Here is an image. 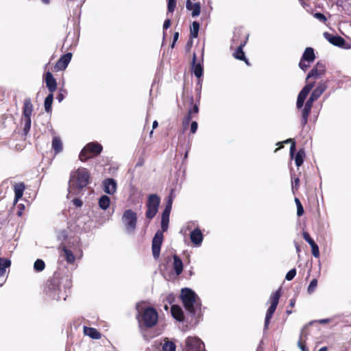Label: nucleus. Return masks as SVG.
I'll return each instance as SVG.
<instances>
[{
	"instance_id": "obj_50",
	"label": "nucleus",
	"mask_w": 351,
	"mask_h": 351,
	"mask_svg": "<svg viewBox=\"0 0 351 351\" xmlns=\"http://www.w3.org/2000/svg\"><path fill=\"white\" fill-rule=\"evenodd\" d=\"M298 346L301 349L302 351H308V349L302 343V339H299L298 341Z\"/></svg>"
},
{
	"instance_id": "obj_27",
	"label": "nucleus",
	"mask_w": 351,
	"mask_h": 351,
	"mask_svg": "<svg viewBox=\"0 0 351 351\" xmlns=\"http://www.w3.org/2000/svg\"><path fill=\"white\" fill-rule=\"evenodd\" d=\"M171 314L172 316L178 321H182L183 319L182 310L176 305H173L171 306Z\"/></svg>"
},
{
	"instance_id": "obj_2",
	"label": "nucleus",
	"mask_w": 351,
	"mask_h": 351,
	"mask_svg": "<svg viewBox=\"0 0 351 351\" xmlns=\"http://www.w3.org/2000/svg\"><path fill=\"white\" fill-rule=\"evenodd\" d=\"M180 297L185 309L189 313L195 315L201 311V303L196 293L191 289H182Z\"/></svg>"
},
{
	"instance_id": "obj_1",
	"label": "nucleus",
	"mask_w": 351,
	"mask_h": 351,
	"mask_svg": "<svg viewBox=\"0 0 351 351\" xmlns=\"http://www.w3.org/2000/svg\"><path fill=\"white\" fill-rule=\"evenodd\" d=\"M89 180V173L84 168L78 169L71 173L69 182V195H77Z\"/></svg>"
},
{
	"instance_id": "obj_14",
	"label": "nucleus",
	"mask_w": 351,
	"mask_h": 351,
	"mask_svg": "<svg viewBox=\"0 0 351 351\" xmlns=\"http://www.w3.org/2000/svg\"><path fill=\"white\" fill-rule=\"evenodd\" d=\"M105 193L113 195L117 191V184L114 179L107 178L103 182Z\"/></svg>"
},
{
	"instance_id": "obj_51",
	"label": "nucleus",
	"mask_w": 351,
	"mask_h": 351,
	"mask_svg": "<svg viewBox=\"0 0 351 351\" xmlns=\"http://www.w3.org/2000/svg\"><path fill=\"white\" fill-rule=\"evenodd\" d=\"M197 130V123L196 121H193L191 125V132L193 134H195Z\"/></svg>"
},
{
	"instance_id": "obj_21",
	"label": "nucleus",
	"mask_w": 351,
	"mask_h": 351,
	"mask_svg": "<svg viewBox=\"0 0 351 351\" xmlns=\"http://www.w3.org/2000/svg\"><path fill=\"white\" fill-rule=\"evenodd\" d=\"M245 42H243L239 45V46L237 47V50L233 53L234 57L236 59L243 60L247 65H250L248 60L245 56V53L243 51V47L245 45Z\"/></svg>"
},
{
	"instance_id": "obj_22",
	"label": "nucleus",
	"mask_w": 351,
	"mask_h": 351,
	"mask_svg": "<svg viewBox=\"0 0 351 351\" xmlns=\"http://www.w3.org/2000/svg\"><path fill=\"white\" fill-rule=\"evenodd\" d=\"M315 58V56L313 49L311 47H306L302 54L301 59L306 61L308 63H311L314 61Z\"/></svg>"
},
{
	"instance_id": "obj_47",
	"label": "nucleus",
	"mask_w": 351,
	"mask_h": 351,
	"mask_svg": "<svg viewBox=\"0 0 351 351\" xmlns=\"http://www.w3.org/2000/svg\"><path fill=\"white\" fill-rule=\"evenodd\" d=\"M306 99L298 96L296 106L297 108L300 109L304 106V103Z\"/></svg>"
},
{
	"instance_id": "obj_64",
	"label": "nucleus",
	"mask_w": 351,
	"mask_h": 351,
	"mask_svg": "<svg viewBox=\"0 0 351 351\" xmlns=\"http://www.w3.org/2000/svg\"><path fill=\"white\" fill-rule=\"evenodd\" d=\"M326 350H327L326 347H322L318 351H326Z\"/></svg>"
},
{
	"instance_id": "obj_40",
	"label": "nucleus",
	"mask_w": 351,
	"mask_h": 351,
	"mask_svg": "<svg viewBox=\"0 0 351 351\" xmlns=\"http://www.w3.org/2000/svg\"><path fill=\"white\" fill-rule=\"evenodd\" d=\"M176 6V0H168L167 10L169 12H173Z\"/></svg>"
},
{
	"instance_id": "obj_55",
	"label": "nucleus",
	"mask_w": 351,
	"mask_h": 351,
	"mask_svg": "<svg viewBox=\"0 0 351 351\" xmlns=\"http://www.w3.org/2000/svg\"><path fill=\"white\" fill-rule=\"evenodd\" d=\"M172 204H173V199H172V197H169L168 201L167 202V204H166V206L165 207L166 208H169L170 209H171L172 208Z\"/></svg>"
},
{
	"instance_id": "obj_5",
	"label": "nucleus",
	"mask_w": 351,
	"mask_h": 351,
	"mask_svg": "<svg viewBox=\"0 0 351 351\" xmlns=\"http://www.w3.org/2000/svg\"><path fill=\"white\" fill-rule=\"evenodd\" d=\"M158 319L157 311L152 307H148L142 311L139 322L147 328H151L156 324Z\"/></svg>"
},
{
	"instance_id": "obj_9",
	"label": "nucleus",
	"mask_w": 351,
	"mask_h": 351,
	"mask_svg": "<svg viewBox=\"0 0 351 351\" xmlns=\"http://www.w3.org/2000/svg\"><path fill=\"white\" fill-rule=\"evenodd\" d=\"M33 111V105L30 99H26L24 101L23 110V121L24 122L23 132L27 134L32 125L31 116Z\"/></svg>"
},
{
	"instance_id": "obj_29",
	"label": "nucleus",
	"mask_w": 351,
	"mask_h": 351,
	"mask_svg": "<svg viewBox=\"0 0 351 351\" xmlns=\"http://www.w3.org/2000/svg\"><path fill=\"white\" fill-rule=\"evenodd\" d=\"M315 84V82H311L305 85L301 91L299 93L298 96L306 99L310 91L312 90Z\"/></svg>"
},
{
	"instance_id": "obj_8",
	"label": "nucleus",
	"mask_w": 351,
	"mask_h": 351,
	"mask_svg": "<svg viewBox=\"0 0 351 351\" xmlns=\"http://www.w3.org/2000/svg\"><path fill=\"white\" fill-rule=\"evenodd\" d=\"M160 203V199L156 194H151L148 197L146 204L147 211L145 216L147 219H152L156 215Z\"/></svg>"
},
{
	"instance_id": "obj_23",
	"label": "nucleus",
	"mask_w": 351,
	"mask_h": 351,
	"mask_svg": "<svg viewBox=\"0 0 351 351\" xmlns=\"http://www.w3.org/2000/svg\"><path fill=\"white\" fill-rule=\"evenodd\" d=\"M84 333L85 335L88 336L94 339H99L101 338L100 332L93 328L84 326Z\"/></svg>"
},
{
	"instance_id": "obj_60",
	"label": "nucleus",
	"mask_w": 351,
	"mask_h": 351,
	"mask_svg": "<svg viewBox=\"0 0 351 351\" xmlns=\"http://www.w3.org/2000/svg\"><path fill=\"white\" fill-rule=\"evenodd\" d=\"M190 110H192V113H197L198 112V107L197 105H195L192 109Z\"/></svg>"
},
{
	"instance_id": "obj_26",
	"label": "nucleus",
	"mask_w": 351,
	"mask_h": 351,
	"mask_svg": "<svg viewBox=\"0 0 351 351\" xmlns=\"http://www.w3.org/2000/svg\"><path fill=\"white\" fill-rule=\"evenodd\" d=\"M195 59H196V56H195V54H193V73H194V75L197 77L199 78L200 77L202 76V74H203V67L200 63H197V64L195 63Z\"/></svg>"
},
{
	"instance_id": "obj_57",
	"label": "nucleus",
	"mask_w": 351,
	"mask_h": 351,
	"mask_svg": "<svg viewBox=\"0 0 351 351\" xmlns=\"http://www.w3.org/2000/svg\"><path fill=\"white\" fill-rule=\"evenodd\" d=\"M64 98V94L61 92V90H60L58 96H57V99L58 100L59 102H61Z\"/></svg>"
},
{
	"instance_id": "obj_18",
	"label": "nucleus",
	"mask_w": 351,
	"mask_h": 351,
	"mask_svg": "<svg viewBox=\"0 0 351 351\" xmlns=\"http://www.w3.org/2000/svg\"><path fill=\"white\" fill-rule=\"evenodd\" d=\"M186 8L192 11L191 15L193 17H196L200 14L201 5L199 2L193 3L191 0H186Z\"/></svg>"
},
{
	"instance_id": "obj_63",
	"label": "nucleus",
	"mask_w": 351,
	"mask_h": 351,
	"mask_svg": "<svg viewBox=\"0 0 351 351\" xmlns=\"http://www.w3.org/2000/svg\"><path fill=\"white\" fill-rule=\"evenodd\" d=\"M289 305H290L291 306H294V305H295V300H291L290 301V304H289Z\"/></svg>"
},
{
	"instance_id": "obj_38",
	"label": "nucleus",
	"mask_w": 351,
	"mask_h": 351,
	"mask_svg": "<svg viewBox=\"0 0 351 351\" xmlns=\"http://www.w3.org/2000/svg\"><path fill=\"white\" fill-rule=\"evenodd\" d=\"M295 204H296V206H297V215L300 217L303 215L304 213V208H303V206L300 202V201L299 200L298 198H295Z\"/></svg>"
},
{
	"instance_id": "obj_3",
	"label": "nucleus",
	"mask_w": 351,
	"mask_h": 351,
	"mask_svg": "<svg viewBox=\"0 0 351 351\" xmlns=\"http://www.w3.org/2000/svg\"><path fill=\"white\" fill-rule=\"evenodd\" d=\"M169 219L161 218V230H158L152 239V250L155 259L160 256V247L163 241V232L168 229Z\"/></svg>"
},
{
	"instance_id": "obj_4",
	"label": "nucleus",
	"mask_w": 351,
	"mask_h": 351,
	"mask_svg": "<svg viewBox=\"0 0 351 351\" xmlns=\"http://www.w3.org/2000/svg\"><path fill=\"white\" fill-rule=\"evenodd\" d=\"M121 221L125 227L126 234H133L136 230L137 223V215L131 209L125 210L123 214Z\"/></svg>"
},
{
	"instance_id": "obj_45",
	"label": "nucleus",
	"mask_w": 351,
	"mask_h": 351,
	"mask_svg": "<svg viewBox=\"0 0 351 351\" xmlns=\"http://www.w3.org/2000/svg\"><path fill=\"white\" fill-rule=\"evenodd\" d=\"M306 61L305 60H303L302 59L300 60V62H299V66L300 68L303 70L304 71H305L308 67H309V64L310 63H306Z\"/></svg>"
},
{
	"instance_id": "obj_15",
	"label": "nucleus",
	"mask_w": 351,
	"mask_h": 351,
	"mask_svg": "<svg viewBox=\"0 0 351 351\" xmlns=\"http://www.w3.org/2000/svg\"><path fill=\"white\" fill-rule=\"evenodd\" d=\"M325 38L332 45L337 47H343L345 44V40L337 35H333L328 32L324 34Z\"/></svg>"
},
{
	"instance_id": "obj_11",
	"label": "nucleus",
	"mask_w": 351,
	"mask_h": 351,
	"mask_svg": "<svg viewBox=\"0 0 351 351\" xmlns=\"http://www.w3.org/2000/svg\"><path fill=\"white\" fill-rule=\"evenodd\" d=\"M47 293L53 300H60L61 298L66 300V295L61 293L59 285L54 282L49 284Z\"/></svg>"
},
{
	"instance_id": "obj_6",
	"label": "nucleus",
	"mask_w": 351,
	"mask_h": 351,
	"mask_svg": "<svg viewBox=\"0 0 351 351\" xmlns=\"http://www.w3.org/2000/svg\"><path fill=\"white\" fill-rule=\"evenodd\" d=\"M102 146L97 142L88 143L81 151L79 158L81 161H86L87 159L99 154L102 151Z\"/></svg>"
},
{
	"instance_id": "obj_30",
	"label": "nucleus",
	"mask_w": 351,
	"mask_h": 351,
	"mask_svg": "<svg viewBox=\"0 0 351 351\" xmlns=\"http://www.w3.org/2000/svg\"><path fill=\"white\" fill-rule=\"evenodd\" d=\"M99 206L102 210H106L110 203V199L108 195H104L99 199Z\"/></svg>"
},
{
	"instance_id": "obj_33",
	"label": "nucleus",
	"mask_w": 351,
	"mask_h": 351,
	"mask_svg": "<svg viewBox=\"0 0 351 351\" xmlns=\"http://www.w3.org/2000/svg\"><path fill=\"white\" fill-rule=\"evenodd\" d=\"M52 148L54 152L57 154L62 151V143L60 138L54 137L52 141Z\"/></svg>"
},
{
	"instance_id": "obj_39",
	"label": "nucleus",
	"mask_w": 351,
	"mask_h": 351,
	"mask_svg": "<svg viewBox=\"0 0 351 351\" xmlns=\"http://www.w3.org/2000/svg\"><path fill=\"white\" fill-rule=\"evenodd\" d=\"M317 279L314 278L311 281V282L308 287V292L309 293H311L312 292H313L314 290L315 289V288L317 287Z\"/></svg>"
},
{
	"instance_id": "obj_61",
	"label": "nucleus",
	"mask_w": 351,
	"mask_h": 351,
	"mask_svg": "<svg viewBox=\"0 0 351 351\" xmlns=\"http://www.w3.org/2000/svg\"><path fill=\"white\" fill-rule=\"evenodd\" d=\"M158 121H154L153 122V124H152L153 129L156 128L158 127Z\"/></svg>"
},
{
	"instance_id": "obj_20",
	"label": "nucleus",
	"mask_w": 351,
	"mask_h": 351,
	"mask_svg": "<svg viewBox=\"0 0 351 351\" xmlns=\"http://www.w3.org/2000/svg\"><path fill=\"white\" fill-rule=\"evenodd\" d=\"M312 106V104L306 101L305 105L302 110L301 124L302 126H304L307 123L308 118L311 111Z\"/></svg>"
},
{
	"instance_id": "obj_34",
	"label": "nucleus",
	"mask_w": 351,
	"mask_h": 351,
	"mask_svg": "<svg viewBox=\"0 0 351 351\" xmlns=\"http://www.w3.org/2000/svg\"><path fill=\"white\" fill-rule=\"evenodd\" d=\"M305 156V152L304 149H300L295 156V162L297 167H300L304 162V157Z\"/></svg>"
},
{
	"instance_id": "obj_43",
	"label": "nucleus",
	"mask_w": 351,
	"mask_h": 351,
	"mask_svg": "<svg viewBox=\"0 0 351 351\" xmlns=\"http://www.w3.org/2000/svg\"><path fill=\"white\" fill-rule=\"evenodd\" d=\"M303 238L310 245L315 243L307 232H303Z\"/></svg>"
},
{
	"instance_id": "obj_41",
	"label": "nucleus",
	"mask_w": 351,
	"mask_h": 351,
	"mask_svg": "<svg viewBox=\"0 0 351 351\" xmlns=\"http://www.w3.org/2000/svg\"><path fill=\"white\" fill-rule=\"evenodd\" d=\"M312 254L315 257L318 258L319 256V250L318 245L315 243L311 245Z\"/></svg>"
},
{
	"instance_id": "obj_7",
	"label": "nucleus",
	"mask_w": 351,
	"mask_h": 351,
	"mask_svg": "<svg viewBox=\"0 0 351 351\" xmlns=\"http://www.w3.org/2000/svg\"><path fill=\"white\" fill-rule=\"evenodd\" d=\"M280 297V289H279L274 293H273L270 296L271 305L267 311L265 324H264V330H266L268 328V326L271 319L276 308L278 304L279 299Z\"/></svg>"
},
{
	"instance_id": "obj_54",
	"label": "nucleus",
	"mask_w": 351,
	"mask_h": 351,
	"mask_svg": "<svg viewBox=\"0 0 351 351\" xmlns=\"http://www.w3.org/2000/svg\"><path fill=\"white\" fill-rule=\"evenodd\" d=\"M171 25V20L169 19H167L163 24V29H167Z\"/></svg>"
},
{
	"instance_id": "obj_32",
	"label": "nucleus",
	"mask_w": 351,
	"mask_h": 351,
	"mask_svg": "<svg viewBox=\"0 0 351 351\" xmlns=\"http://www.w3.org/2000/svg\"><path fill=\"white\" fill-rule=\"evenodd\" d=\"M53 100V94L49 93L45 99L44 106L47 112H51V106Z\"/></svg>"
},
{
	"instance_id": "obj_48",
	"label": "nucleus",
	"mask_w": 351,
	"mask_h": 351,
	"mask_svg": "<svg viewBox=\"0 0 351 351\" xmlns=\"http://www.w3.org/2000/svg\"><path fill=\"white\" fill-rule=\"evenodd\" d=\"M191 114H192V110H189L188 114L186 115V117L184 118V119H183V125H189V123L191 119Z\"/></svg>"
},
{
	"instance_id": "obj_56",
	"label": "nucleus",
	"mask_w": 351,
	"mask_h": 351,
	"mask_svg": "<svg viewBox=\"0 0 351 351\" xmlns=\"http://www.w3.org/2000/svg\"><path fill=\"white\" fill-rule=\"evenodd\" d=\"M73 202L76 206L80 207L82 205V202L79 199L75 198Z\"/></svg>"
},
{
	"instance_id": "obj_44",
	"label": "nucleus",
	"mask_w": 351,
	"mask_h": 351,
	"mask_svg": "<svg viewBox=\"0 0 351 351\" xmlns=\"http://www.w3.org/2000/svg\"><path fill=\"white\" fill-rule=\"evenodd\" d=\"M311 324H312V322H310L309 324L303 326V328H302V330L300 331V335L299 339H302V341H303V338H306L307 337V333L306 332V330L308 326L311 325Z\"/></svg>"
},
{
	"instance_id": "obj_35",
	"label": "nucleus",
	"mask_w": 351,
	"mask_h": 351,
	"mask_svg": "<svg viewBox=\"0 0 351 351\" xmlns=\"http://www.w3.org/2000/svg\"><path fill=\"white\" fill-rule=\"evenodd\" d=\"M162 351H176L175 343L173 341L165 339L162 345Z\"/></svg>"
},
{
	"instance_id": "obj_13",
	"label": "nucleus",
	"mask_w": 351,
	"mask_h": 351,
	"mask_svg": "<svg viewBox=\"0 0 351 351\" xmlns=\"http://www.w3.org/2000/svg\"><path fill=\"white\" fill-rule=\"evenodd\" d=\"M72 58V53H67L64 55H63L56 62V64L54 66V69L56 71H63L64 70L68 64H69Z\"/></svg>"
},
{
	"instance_id": "obj_46",
	"label": "nucleus",
	"mask_w": 351,
	"mask_h": 351,
	"mask_svg": "<svg viewBox=\"0 0 351 351\" xmlns=\"http://www.w3.org/2000/svg\"><path fill=\"white\" fill-rule=\"evenodd\" d=\"M314 17L322 22H325L327 20L326 17L321 12L315 13Z\"/></svg>"
},
{
	"instance_id": "obj_28",
	"label": "nucleus",
	"mask_w": 351,
	"mask_h": 351,
	"mask_svg": "<svg viewBox=\"0 0 351 351\" xmlns=\"http://www.w3.org/2000/svg\"><path fill=\"white\" fill-rule=\"evenodd\" d=\"M62 256L65 258L68 263L71 264L74 263L75 257L70 250L67 249L66 247H64L62 249Z\"/></svg>"
},
{
	"instance_id": "obj_36",
	"label": "nucleus",
	"mask_w": 351,
	"mask_h": 351,
	"mask_svg": "<svg viewBox=\"0 0 351 351\" xmlns=\"http://www.w3.org/2000/svg\"><path fill=\"white\" fill-rule=\"evenodd\" d=\"M199 29V23L197 21H193L191 28L190 35L191 38H197Z\"/></svg>"
},
{
	"instance_id": "obj_52",
	"label": "nucleus",
	"mask_w": 351,
	"mask_h": 351,
	"mask_svg": "<svg viewBox=\"0 0 351 351\" xmlns=\"http://www.w3.org/2000/svg\"><path fill=\"white\" fill-rule=\"evenodd\" d=\"M178 38H179V32H176L173 34V42H172L171 45V48L174 47L175 44H176V41L178 40Z\"/></svg>"
},
{
	"instance_id": "obj_62",
	"label": "nucleus",
	"mask_w": 351,
	"mask_h": 351,
	"mask_svg": "<svg viewBox=\"0 0 351 351\" xmlns=\"http://www.w3.org/2000/svg\"><path fill=\"white\" fill-rule=\"evenodd\" d=\"M293 142H295L292 138H289L286 141H285L283 143H293Z\"/></svg>"
},
{
	"instance_id": "obj_24",
	"label": "nucleus",
	"mask_w": 351,
	"mask_h": 351,
	"mask_svg": "<svg viewBox=\"0 0 351 351\" xmlns=\"http://www.w3.org/2000/svg\"><path fill=\"white\" fill-rule=\"evenodd\" d=\"M173 269L176 275L179 276L183 271V263L182 260L177 255L173 256Z\"/></svg>"
},
{
	"instance_id": "obj_17",
	"label": "nucleus",
	"mask_w": 351,
	"mask_h": 351,
	"mask_svg": "<svg viewBox=\"0 0 351 351\" xmlns=\"http://www.w3.org/2000/svg\"><path fill=\"white\" fill-rule=\"evenodd\" d=\"M45 83L50 93H53L57 88V82L51 73L49 71L47 72L45 74Z\"/></svg>"
},
{
	"instance_id": "obj_49",
	"label": "nucleus",
	"mask_w": 351,
	"mask_h": 351,
	"mask_svg": "<svg viewBox=\"0 0 351 351\" xmlns=\"http://www.w3.org/2000/svg\"><path fill=\"white\" fill-rule=\"evenodd\" d=\"M300 179L298 177H295L293 178V181L292 182V189H297L299 186Z\"/></svg>"
},
{
	"instance_id": "obj_31",
	"label": "nucleus",
	"mask_w": 351,
	"mask_h": 351,
	"mask_svg": "<svg viewBox=\"0 0 351 351\" xmlns=\"http://www.w3.org/2000/svg\"><path fill=\"white\" fill-rule=\"evenodd\" d=\"M10 265L11 261L9 259L0 258V277L5 275L6 268L9 267Z\"/></svg>"
},
{
	"instance_id": "obj_12",
	"label": "nucleus",
	"mask_w": 351,
	"mask_h": 351,
	"mask_svg": "<svg viewBox=\"0 0 351 351\" xmlns=\"http://www.w3.org/2000/svg\"><path fill=\"white\" fill-rule=\"evenodd\" d=\"M326 88L327 86L325 83L319 84L313 90L306 101L313 105V102L322 95V93L326 90Z\"/></svg>"
},
{
	"instance_id": "obj_10",
	"label": "nucleus",
	"mask_w": 351,
	"mask_h": 351,
	"mask_svg": "<svg viewBox=\"0 0 351 351\" xmlns=\"http://www.w3.org/2000/svg\"><path fill=\"white\" fill-rule=\"evenodd\" d=\"M204 344L197 337H188L185 340L184 351H204Z\"/></svg>"
},
{
	"instance_id": "obj_37",
	"label": "nucleus",
	"mask_w": 351,
	"mask_h": 351,
	"mask_svg": "<svg viewBox=\"0 0 351 351\" xmlns=\"http://www.w3.org/2000/svg\"><path fill=\"white\" fill-rule=\"evenodd\" d=\"M45 267V262L41 259H37L34 264V269L36 271H42Z\"/></svg>"
},
{
	"instance_id": "obj_59",
	"label": "nucleus",
	"mask_w": 351,
	"mask_h": 351,
	"mask_svg": "<svg viewBox=\"0 0 351 351\" xmlns=\"http://www.w3.org/2000/svg\"><path fill=\"white\" fill-rule=\"evenodd\" d=\"M318 322L320 324H328L330 322V319H322L318 320Z\"/></svg>"
},
{
	"instance_id": "obj_25",
	"label": "nucleus",
	"mask_w": 351,
	"mask_h": 351,
	"mask_svg": "<svg viewBox=\"0 0 351 351\" xmlns=\"http://www.w3.org/2000/svg\"><path fill=\"white\" fill-rule=\"evenodd\" d=\"M24 190L25 185L23 183H19L14 186V204H16L18 200L22 197Z\"/></svg>"
},
{
	"instance_id": "obj_42",
	"label": "nucleus",
	"mask_w": 351,
	"mask_h": 351,
	"mask_svg": "<svg viewBox=\"0 0 351 351\" xmlns=\"http://www.w3.org/2000/svg\"><path fill=\"white\" fill-rule=\"evenodd\" d=\"M296 275V269L295 268L291 269L290 271H288V273L286 274V280H291L293 279V278Z\"/></svg>"
},
{
	"instance_id": "obj_16",
	"label": "nucleus",
	"mask_w": 351,
	"mask_h": 351,
	"mask_svg": "<svg viewBox=\"0 0 351 351\" xmlns=\"http://www.w3.org/2000/svg\"><path fill=\"white\" fill-rule=\"evenodd\" d=\"M325 65L322 62H317L315 67L308 73L306 80L311 77H317L325 73Z\"/></svg>"
},
{
	"instance_id": "obj_19",
	"label": "nucleus",
	"mask_w": 351,
	"mask_h": 351,
	"mask_svg": "<svg viewBox=\"0 0 351 351\" xmlns=\"http://www.w3.org/2000/svg\"><path fill=\"white\" fill-rule=\"evenodd\" d=\"M190 239L193 244L199 246L203 241V234L201 230L199 228L193 230L190 234Z\"/></svg>"
},
{
	"instance_id": "obj_58",
	"label": "nucleus",
	"mask_w": 351,
	"mask_h": 351,
	"mask_svg": "<svg viewBox=\"0 0 351 351\" xmlns=\"http://www.w3.org/2000/svg\"><path fill=\"white\" fill-rule=\"evenodd\" d=\"M170 213L163 210L161 218L169 219Z\"/></svg>"
},
{
	"instance_id": "obj_53",
	"label": "nucleus",
	"mask_w": 351,
	"mask_h": 351,
	"mask_svg": "<svg viewBox=\"0 0 351 351\" xmlns=\"http://www.w3.org/2000/svg\"><path fill=\"white\" fill-rule=\"evenodd\" d=\"M295 150V143L293 142L290 147V156L291 158L293 157Z\"/></svg>"
}]
</instances>
